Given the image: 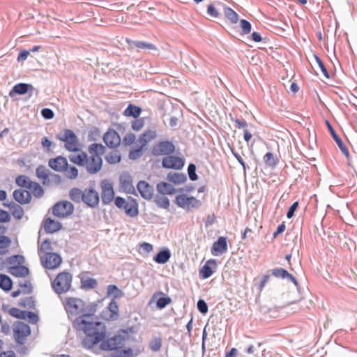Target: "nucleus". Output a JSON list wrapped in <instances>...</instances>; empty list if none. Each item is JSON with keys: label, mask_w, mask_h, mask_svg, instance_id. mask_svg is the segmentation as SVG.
Wrapping results in <instances>:
<instances>
[{"label": "nucleus", "mask_w": 357, "mask_h": 357, "mask_svg": "<svg viewBox=\"0 0 357 357\" xmlns=\"http://www.w3.org/2000/svg\"><path fill=\"white\" fill-rule=\"evenodd\" d=\"M162 165L167 169H181L184 165V160L176 156H167L162 159Z\"/></svg>", "instance_id": "obj_15"}, {"label": "nucleus", "mask_w": 357, "mask_h": 357, "mask_svg": "<svg viewBox=\"0 0 357 357\" xmlns=\"http://www.w3.org/2000/svg\"><path fill=\"white\" fill-rule=\"evenodd\" d=\"M97 281L96 279L83 277L81 279V287L83 289H94L97 287Z\"/></svg>", "instance_id": "obj_37"}, {"label": "nucleus", "mask_w": 357, "mask_h": 357, "mask_svg": "<svg viewBox=\"0 0 357 357\" xmlns=\"http://www.w3.org/2000/svg\"><path fill=\"white\" fill-rule=\"evenodd\" d=\"M155 202L158 207L162 208H168L169 206V201L167 197H165L163 195L162 196H157Z\"/></svg>", "instance_id": "obj_42"}, {"label": "nucleus", "mask_w": 357, "mask_h": 357, "mask_svg": "<svg viewBox=\"0 0 357 357\" xmlns=\"http://www.w3.org/2000/svg\"><path fill=\"white\" fill-rule=\"evenodd\" d=\"M3 205L8 206L10 208L11 214L15 218L20 220L23 217L24 210L20 206L17 204L8 205L5 204Z\"/></svg>", "instance_id": "obj_29"}, {"label": "nucleus", "mask_w": 357, "mask_h": 357, "mask_svg": "<svg viewBox=\"0 0 357 357\" xmlns=\"http://www.w3.org/2000/svg\"><path fill=\"white\" fill-rule=\"evenodd\" d=\"M28 319L31 323H36L38 320V316L32 312H28V311H26V314H25V319Z\"/></svg>", "instance_id": "obj_59"}, {"label": "nucleus", "mask_w": 357, "mask_h": 357, "mask_svg": "<svg viewBox=\"0 0 357 357\" xmlns=\"http://www.w3.org/2000/svg\"><path fill=\"white\" fill-rule=\"evenodd\" d=\"M158 191L162 195H172L174 192V187L166 182H160L157 185Z\"/></svg>", "instance_id": "obj_26"}, {"label": "nucleus", "mask_w": 357, "mask_h": 357, "mask_svg": "<svg viewBox=\"0 0 357 357\" xmlns=\"http://www.w3.org/2000/svg\"><path fill=\"white\" fill-rule=\"evenodd\" d=\"M119 305L114 301H111L100 314L101 319L109 321H116L119 319Z\"/></svg>", "instance_id": "obj_11"}, {"label": "nucleus", "mask_w": 357, "mask_h": 357, "mask_svg": "<svg viewBox=\"0 0 357 357\" xmlns=\"http://www.w3.org/2000/svg\"><path fill=\"white\" fill-rule=\"evenodd\" d=\"M121 155L118 151H113L109 153L106 157L105 160L109 164H116L121 161Z\"/></svg>", "instance_id": "obj_38"}, {"label": "nucleus", "mask_w": 357, "mask_h": 357, "mask_svg": "<svg viewBox=\"0 0 357 357\" xmlns=\"http://www.w3.org/2000/svg\"><path fill=\"white\" fill-rule=\"evenodd\" d=\"M175 203L181 208L188 211L198 208L201 202L194 197H189L186 194H181L176 197Z\"/></svg>", "instance_id": "obj_6"}, {"label": "nucleus", "mask_w": 357, "mask_h": 357, "mask_svg": "<svg viewBox=\"0 0 357 357\" xmlns=\"http://www.w3.org/2000/svg\"><path fill=\"white\" fill-rule=\"evenodd\" d=\"M101 197L103 204H109L114 198L112 184L109 181L104 180L101 182Z\"/></svg>", "instance_id": "obj_14"}, {"label": "nucleus", "mask_w": 357, "mask_h": 357, "mask_svg": "<svg viewBox=\"0 0 357 357\" xmlns=\"http://www.w3.org/2000/svg\"><path fill=\"white\" fill-rule=\"evenodd\" d=\"M13 333L15 342L19 344H24L31 334V328L22 321H16L13 324Z\"/></svg>", "instance_id": "obj_5"}, {"label": "nucleus", "mask_w": 357, "mask_h": 357, "mask_svg": "<svg viewBox=\"0 0 357 357\" xmlns=\"http://www.w3.org/2000/svg\"><path fill=\"white\" fill-rule=\"evenodd\" d=\"M156 137V132L155 130H148L144 132L139 138L142 146H145L148 142Z\"/></svg>", "instance_id": "obj_35"}, {"label": "nucleus", "mask_w": 357, "mask_h": 357, "mask_svg": "<svg viewBox=\"0 0 357 357\" xmlns=\"http://www.w3.org/2000/svg\"><path fill=\"white\" fill-rule=\"evenodd\" d=\"M189 178L191 181H196L197 176L196 174V166L194 164H190L188 167Z\"/></svg>", "instance_id": "obj_49"}, {"label": "nucleus", "mask_w": 357, "mask_h": 357, "mask_svg": "<svg viewBox=\"0 0 357 357\" xmlns=\"http://www.w3.org/2000/svg\"><path fill=\"white\" fill-rule=\"evenodd\" d=\"M14 199L22 204H27L31 201L30 192L26 190L17 189L13 192Z\"/></svg>", "instance_id": "obj_21"}, {"label": "nucleus", "mask_w": 357, "mask_h": 357, "mask_svg": "<svg viewBox=\"0 0 357 357\" xmlns=\"http://www.w3.org/2000/svg\"><path fill=\"white\" fill-rule=\"evenodd\" d=\"M52 250L53 248L52 247L51 241L48 239H46L41 243L38 248L39 257H40L41 255H47L49 253H53Z\"/></svg>", "instance_id": "obj_27"}, {"label": "nucleus", "mask_w": 357, "mask_h": 357, "mask_svg": "<svg viewBox=\"0 0 357 357\" xmlns=\"http://www.w3.org/2000/svg\"><path fill=\"white\" fill-rule=\"evenodd\" d=\"M104 337L100 340V349L105 351H112L121 347L124 343V337L121 335H114L107 340H103Z\"/></svg>", "instance_id": "obj_9"}, {"label": "nucleus", "mask_w": 357, "mask_h": 357, "mask_svg": "<svg viewBox=\"0 0 357 357\" xmlns=\"http://www.w3.org/2000/svg\"><path fill=\"white\" fill-rule=\"evenodd\" d=\"M127 202L128 201L121 197H116L114 198V204L116 206L120 209H123Z\"/></svg>", "instance_id": "obj_56"}, {"label": "nucleus", "mask_w": 357, "mask_h": 357, "mask_svg": "<svg viewBox=\"0 0 357 357\" xmlns=\"http://www.w3.org/2000/svg\"><path fill=\"white\" fill-rule=\"evenodd\" d=\"M167 178L170 182L176 184L183 183L187 180L186 176L181 173H169L167 176Z\"/></svg>", "instance_id": "obj_31"}, {"label": "nucleus", "mask_w": 357, "mask_h": 357, "mask_svg": "<svg viewBox=\"0 0 357 357\" xmlns=\"http://www.w3.org/2000/svg\"><path fill=\"white\" fill-rule=\"evenodd\" d=\"M314 58H315L316 62H317L319 68H320V70H321V73H323V75H324V77L326 78H329L328 73L324 63L322 62V61L317 55L314 56Z\"/></svg>", "instance_id": "obj_48"}, {"label": "nucleus", "mask_w": 357, "mask_h": 357, "mask_svg": "<svg viewBox=\"0 0 357 357\" xmlns=\"http://www.w3.org/2000/svg\"><path fill=\"white\" fill-rule=\"evenodd\" d=\"M197 308L202 314H206L208 312V305L204 300H199L197 302Z\"/></svg>", "instance_id": "obj_54"}, {"label": "nucleus", "mask_w": 357, "mask_h": 357, "mask_svg": "<svg viewBox=\"0 0 357 357\" xmlns=\"http://www.w3.org/2000/svg\"><path fill=\"white\" fill-rule=\"evenodd\" d=\"M56 139L63 143L66 150L73 152L69 155L71 162L79 167H85L89 174H96L102 167V155L105 152V147L98 143L89 146L87 154L81 149V144L76 134L70 129H65L63 132L56 135Z\"/></svg>", "instance_id": "obj_2"}, {"label": "nucleus", "mask_w": 357, "mask_h": 357, "mask_svg": "<svg viewBox=\"0 0 357 357\" xmlns=\"http://www.w3.org/2000/svg\"><path fill=\"white\" fill-rule=\"evenodd\" d=\"M136 139L135 135L132 133L127 134L123 139V142L126 146L132 144Z\"/></svg>", "instance_id": "obj_51"}, {"label": "nucleus", "mask_w": 357, "mask_h": 357, "mask_svg": "<svg viewBox=\"0 0 357 357\" xmlns=\"http://www.w3.org/2000/svg\"><path fill=\"white\" fill-rule=\"evenodd\" d=\"M98 193L92 189H85L84 190V196L82 202L89 206L95 207L99 203Z\"/></svg>", "instance_id": "obj_16"}, {"label": "nucleus", "mask_w": 357, "mask_h": 357, "mask_svg": "<svg viewBox=\"0 0 357 357\" xmlns=\"http://www.w3.org/2000/svg\"><path fill=\"white\" fill-rule=\"evenodd\" d=\"M227 250V243L225 237L221 236L213 243L211 253L214 256L222 255Z\"/></svg>", "instance_id": "obj_19"}, {"label": "nucleus", "mask_w": 357, "mask_h": 357, "mask_svg": "<svg viewBox=\"0 0 357 357\" xmlns=\"http://www.w3.org/2000/svg\"><path fill=\"white\" fill-rule=\"evenodd\" d=\"M35 196L41 197L43 195V189L36 182L31 183L30 188H28Z\"/></svg>", "instance_id": "obj_43"}, {"label": "nucleus", "mask_w": 357, "mask_h": 357, "mask_svg": "<svg viewBox=\"0 0 357 357\" xmlns=\"http://www.w3.org/2000/svg\"><path fill=\"white\" fill-rule=\"evenodd\" d=\"M73 275L68 271H62L56 275L51 281V287L57 294H63L68 292L72 286Z\"/></svg>", "instance_id": "obj_3"}, {"label": "nucleus", "mask_w": 357, "mask_h": 357, "mask_svg": "<svg viewBox=\"0 0 357 357\" xmlns=\"http://www.w3.org/2000/svg\"><path fill=\"white\" fill-rule=\"evenodd\" d=\"M215 5L220 6L221 3L218 1L215 3L209 4L207 8V13L212 17L218 18L220 16V13L215 8Z\"/></svg>", "instance_id": "obj_44"}, {"label": "nucleus", "mask_w": 357, "mask_h": 357, "mask_svg": "<svg viewBox=\"0 0 357 357\" xmlns=\"http://www.w3.org/2000/svg\"><path fill=\"white\" fill-rule=\"evenodd\" d=\"M15 182L17 185L26 188L27 189L30 188V185L32 183L29 178L24 175L18 176L16 178Z\"/></svg>", "instance_id": "obj_39"}, {"label": "nucleus", "mask_w": 357, "mask_h": 357, "mask_svg": "<svg viewBox=\"0 0 357 357\" xmlns=\"http://www.w3.org/2000/svg\"><path fill=\"white\" fill-rule=\"evenodd\" d=\"M40 261L44 268L53 270L60 266L62 258L59 255L53 252L41 255Z\"/></svg>", "instance_id": "obj_7"}, {"label": "nucleus", "mask_w": 357, "mask_h": 357, "mask_svg": "<svg viewBox=\"0 0 357 357\" xmlns=\"http://www.w3.org/2000/svg\"><path fill=\"white\" fill-rule=\"evenodd\" d=\"M118 357H134V354L130 348H128L119 351Z\"/></svg>", "instance_id": "obj_57"}, {"label": "nucleus", "mask_w": 357, "mask_h": 357, "mask_svg": "<svg viewBox=\"0 0 357 357\" xmlns=\"http://www.w3.org/2000/svg\"><path fill=\"white\" fill-rule=\"evenodd\" d=\"M10 220V213L4 210L0 209V222H8Z\"/></svg>", "instance_id": "obj_55"}, {"label": "nucleus", "mask_w": 357, "mask_h": 357, "mask_svg": "<svg viewBox=\"0 0 357 357\" xmlns=\"http://www.w3.org/2000/svg\"><path fill=\"white\" fill-rule=\"evenodd\" d=\"M224 15L231 24H236L238 21V15L231 8L224 7Z\"/></svg>", "instance_id": "obj_28"}, {"label": "nucleus", "mask_w": 357, "mask_h": 357, "mask_svg": "<svg viewBox=\"0 0 357 357\" xmlns=\"http://www.w3.org/2000/svg\"><path fill=\"white\" fill-rule=\"evenodd\" d=\"M298 206V202H295L290 206V208H289V210L287 211V218L290 219V218H291L294 216V212L297 209Z\"/></svg>", "instance_id": "obj_60"}, {"label": "nucleus", "mask_w": 357, "mask_h": 357, "mask_svg": "<svg viewBox=\"0 0 357 357\" xmlns=\"http://www.w3.org/2000/svg\"><path fill=\"white\" fill-rule=\"evenodd\" d=\"M172 300L169 297H161L157 301V307L160 309L164 308L166 305L171 303Z\"/></svg>", "instance_id": "obj_50"}, {"label": "nucleus", "mask_w": 357, "mask_h": 357, "mask_svg": "<svg viewBox=\"0 0 357 357\" xmlns=\"http://www.w3.org/2000/svg\"><path fill=\"white\" fill-rule=\"evenodd\" d=\"M273 275H274L276 278H288L293 281L294 283H296V280L294 278V277L289 273L286 270L281 268H277L273 270L272 271Z\"/></svg>", "instance_id": "obj_25"}, {"label": "nucleus", "mask_w": 357, "mask_h": 357, "mask_svg": "<svg viewBox=\"0 0 357 357\" xmlns=\"http://www.w3.org/2000/svg\"><path fill=\"white\" fill-rule=\"evenodd\" d=\"M49 166L55 171L63 172L68 166L67 159L63 156H57L49 160Z\"/></svg>", "instance_id": "obj_18"}, {"label": "nucleus", "mask_w": 357, "mask_h": 357, "mask_svg": "<svg viewBox=\"0 0 357 357\" xmlns=\"http://www.w3.org/2000/svg\"><path fill=\"white\" fill-rule=\"evenodd\" d=\"M141 112L142 109L139 107L129 104L128 107L124 110L123 115L137 118L141 114Z\"/></svg>", "instance_id": "obj_24"}, {"label": "nucleus", "mask_w": 357, "mask_h": 357, "mask_svg": "<svg viewBox=\"0 0 357 357\" xmlns=\"http://www.w3.org/2000/svg\"><path fill=\"white\" fill-rule=\"evenodd\" d=\"M334 139L336 141L337 144H338L339 147L342 150V151L346 155H349L348 150L347 149L346 146L344 145L342 140L340 139V137L337 135H334Z\"/></svg>", "instance_id": "obj_58"}, {"label": "nucleus", "mask_w": 357, "mask_h": 357, "mask_svg": "<svg viewBox=\"0 0 357 357\" xmlns=\"http://www.w3.org/2000/svg\"><path fill=\"white\" fill-rule=\"evenodd\" d=\"M8 314L17 319H25L26 311L17 307H11L8 310Z\"/></svg>", "instance_id": "obj_40"}, {"label": "nucleus", "mask_w": 357, "mask_h": 357, "mask_svg": "<svg viewBox=\"0 0 357 357\" xmlns=\"http://www.w3.org/2000/svg\"><path fill=\"white\" fill-rule=\"evenodd\" d=\"M43 227L47 233L52 234L59 231L61 229L62 225L59 222L48 218L45 220Z\"/></svg>", "instance_id": "obj_22"}, {"label": "nucleus", "mask_w": 357, "mask_h": 357, "mask_svg": "<svg viewBox=\"0 0 357 357\" xmlns=\"http://www.w3.org/2000/svg\"><path fill=\"white\" fill-rule=\"evenodd\" d=\"M144 126V121L141 119H136L132 123V128L135 131H139Z\"/></svg>", "instance_id": "obj_53"}, {"label": "nucleus", "mask_w": 357, "mask_h": 357, "mask_svg": "<svg viewBox=\"0 0 357 357\" xmlns=\"http://www.w3.org/2000/svg\"><path fill=\"white\" fill-rule=\"evenodd\" d=\"M24 257L21 255H13L9 258L8 262L10 264H15L17 262L18 265L11 266L8 268V273L17 278H24L29 274V268L22 265L24 262Z\"/></svg>", "instance_id": "obj_4"}, {"label": "nucleus", "mask_w": 357, "mask_h": 357, "mask_svg": "<svg viewBox=\"0 0 357 357\" xmlns=\"http://www.w3.org/2000/svg\"><path fill=\"white\" fill-rule=\"evenodd\" d=\"M43 116L47 119H51L54 117V112L50 109H43L41 112Z\"/></svg>", "instance_id": "obj_61"}, {"label": "nucleus", "mask_w": 357, "mask_h": 357, "mask_svg": "<svg viewBox=\"0 0 357 357\" xmlns=\"http://www.w3.org/2000/svg\"><path fill=\"white\" fill-rule=\"evenodd\" d=\"M264 162L270 167H273L276 165L273 154L271 152H268L265 154L264 156Z\"/></svg>", "instance_id": "obj_47"}, {"label": "nucleus", "mask_w": 357, "mask_h": 357, "mask_svg": "<svg viewBox=\"0 0 357 357\" xmlns=\"http://www.w3.org/2000/svg\"><path fill=\"white\" fill-rule=\"evenodd\" d=\"M137 190L141 196L146 199H150L153 195V189L147 182L141 181L137 184Z\"/></svg>", "instance_id": "obj_20"}, {"label": "nucleus", "mask_w": 357, "mask_h": 357, "mask_svg": "<svg viewBox=\"0 0 357 357\" xmlns=\"http://www.w3.org/2000/svg\"><path fill=\"white\" fill-rule=\"evenodd\" d=\"M64 309L69 319H73V325L77 330L82 331L85 337L82 341L83 347L91 349L105 336V327L98 321L89 319L95 315L98 307L96 303L88 305L81 298L66 297L63 301Z\"/></svg>", "instance_id": "obj_1"}, {"label": "nucleus", "mask_w": 357, "mask_h": 357, "mask_svg": "<svg viewBox=\"0 0 357 357\" xmlns=\"http://www.w3.org/2000/svg\"><path fill=\"white\" fill-rule=\"evenodd\" d=\"M6 230V227L0 225V256L8 255L12 245V239L3 235Z\"/></svg>", "instance_id": "obj_12"}, {"label": "nucleus", "mask_w": 357, "mask_h": 357, "mask_svg": "<svg viewBox=\"0 0 357 357\" xmlns=\"http://www.w3.org/2000/svg\"><path fill=\"white\" fill-rule=\"evenodd\" d=\"M67 172V176L70 179H75L78 176V170L75 167H70L69 169H66Z\"/></svg>", "instance_id": "obj_52"}, {"label": "nucleus", "mask_w": 357, "mask_h": 357, "mask_svg": "<svg viewBox=\"0 0 357 357\" xmlns=\"http://www.w3.org/2000/svg\"><path fill=\"white\" fill-rule=\"evenodd\" d=\"M102 139L105 144L112 149L117 148L121 144V137L114 129H109L104 134Z\"/></svg>", "instance_id": "obj_13"}, {"label": "nucleus", "mask_w": 357, "mask_h": 357, "mask_svg": "<svg viewBox=\"0 0 357 357\" xmlns=\"http://www.w3.org/2000/svg\"><path fill=\"white\" fill-rule=\"evenodd\" d=\"M116 293L118 295L121 293V290L114 284H110L107 287V294H113Z\"/></svg>", "instance_id": "obj_62"}, {"label": "nucleus", "mask_w": 357, "mask_h": 357, "mask_svg": "<svg viewBox=\"0 0 357 357\" xmlns=\"http://www.w3.org/2000/svg\"><path fill=\"white\" fill-rule=\"evenodd\" d=\"M140 248L146 252H150L153 250V245L146 242L142 243Z\"/></svg>", "instance_id": "obj_64"}, {"label": "nucleus", "mask_w": 357, "mask_h": 357, "mask_svg": "<svg viewBox=\"0 0 357 357\" xmlns=\"http://www.w3.org/2000/svg\"><path fill=\"white\" fill-rule=\"evenodd\" d=\"M29 87H31V86L27 84H17L13 86L12 91L10 93V95L12 96L13 93L20 95L24 94L28 91Z\"/></svg>", "instance_id": "obj_36"}, {"label": "nucleus", "mask_w": 357, "mask_h": 357, "mask_svg": "<svg viewBox=\"0 0 357 357\" xmlns=\"http://www.w3.org/2000/svg\"><path fill=\"white\" fill-rule=\"evenodd\" d=\"M132 44L135 47L140 50H156L157 47L151 43H148L143 41H134Z\"/></svg>", "instance_id": "obj_41"}, {"label": "nucleus", "mask_w": 357, "mask_h": 357, "mask_svg": "<svg viewBox=\"0 0 357 357\" xmlns=\"http://www.w3.org/2000/svg\"><path fill=\"white\" fill-rule=\"evenodd\" d=\"M41 144H42V146L48 151L50 149V147L52 145V142L50 141L49 139L46 137H45L42 139Z\"/></svg>", "instance_id": "obj_63"}, {"label": "nucleus", "mask_w": 357, "mask_h": 357, "mask_svg": "<svg viewBox=\"0 0 357 357\" xmlns=\"http://www.w3.org/2000/svg\"><path fill=\"white\" fill-rule=\"evenodd\" d=\"M74 206L68 201H62L56 203L52 209L53 214L59 218H65L71 215Z\"/></svg>", "instance_id": "obj_10"}, {"label": "nucleus", "mask_w": 357, "mask_h": 357, "mask_svg": "<svg viewBox=\"0 0 357 357\" xmlns=\"http://www.w3.org/2000/svg\"><path fill=\"white\" fill-rule=\"evenodd\" d=\"M13 282L11 279L5 274H0V288L8 291L12 288Z\"/></svg>", "instance_id": "obj_32"}, {"label": "nucleus", "mask_w": 357, "mask_h": 357, "mask_svg": "<svg viewBox=\"0 0 357 357\" xmlns=\"http://www.w3.org/2000/svg\"><path fill=\"white\" fill-rule=\"evenodd\" d=\"M127 215L130 217H136L138 213V204L135 199H129L123 208Z\"/></svg>", "instance_id": "obj_23"}, {"label": "nucleus", "mask_w": 357, "mask_h": 357, "mask_svg": "<svg viewBox=\"0 0 357 357\" xmlns=\"http://www.w3.org/2000/svg\"><path fill=\"white\" fill-rule=\"evenodd\" d=\"M69 196L73 202L79 203L83 200L84 191L74 188L70 190Z\"/></svg>", "instance_id": "obj_34"}, {"label": "nucleus", "mask_w": 357, "mask_h": 357, "mask_svg": "<svg viewBox=\"0 0 357 357\" xmlns=\"http://www.w3.org/2000/svg\"><path fill=\"white\" fill-rule=\"evenodd\" d=\"M174 151V144L168 140L159 142L152 148V153L155 156L169 155L173 153Z\"/></svg>", "instance_id": "obj_8"}, {"label": "nucleus", "mask_w": 357, "mask_h": 357, "mask_svg": "<svg viewBox=\"0 0 357 357\" xmlns=\"http://www.w3.org/2000/svg\"><path fill=\"white\" fill-rule=\"evenodd\" d=\"M49 171L45 167L40 166L36 169V175L39 178L47 179L49 176Z\"/></svg>", "instance_id": "obj_45"}, {"label": "nucleus", "mask_w": 357, "mask_h": 357, "mask_svg": "<svg viewBox=\"0 0 357 357\" xmlns=\"http://www.w3.org/2000/svg\"><path fill=\"white\" fill-rule=\"evenodd\" d=\"M217 264L215 259L206 261L205 264L199 270V276L202 279H207L211 277L216 268Z\"/></svg>", "instance_id": "obj_17"}, {"label": "nucleus", "mask_w": 357, "mask_h": 357, "mask_svg": "<svg viewBox=\"0 0 357 357\" xmlns=\"http://www.w3.org/2000/svg\"><path fill=\"white\" fill-rule=\"evenodd\" d=\"M120 183L121 187L125 190L130 191L131 189L133 188L132 179L131 176L128 174H123L120 176Z\"/></svg>", "instance_id": "obj_33"}, {"label": "nucleus", "mask_w": 357, "mask_h": 357, "mask_svg": "<svg viewBox=\"0 0 357 357\" xmlns=\"http://www.w3.org/2000/svg\"><path fill=\"white\" fill-rule=\"evenodd\" d=\"M171 254L169 250H164L159 252L154 257V261L158 264H165L169 259Z\"/></svg>", "instance_id": "obj_30"}, {"label": "nucleus", "mask_w": 357, "mask_h": 357, "mask_svg": "<svg viewBox=\"0 0 357 357\" xmlns=\"http://www.w3.org/2000/svg\"><path fill=\"white\" fill-rule=\"evenodd\" d=\"M240 26L242 29L243 34H248L251 31V24L246 20H241L240 21Z\"/></svg>", "instance_id": "obj_46"}]
</instances>
